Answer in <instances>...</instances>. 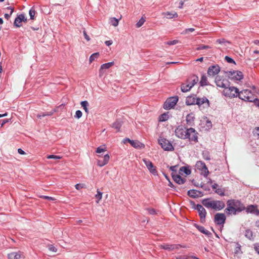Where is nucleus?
<instances>
[{"label": "nucleus", "instance_id": "7", "mask_svg": "<svg viewBox=\"0 0 259 259\" xmlns=\"http://www.w3.org/2000/svg\"><path fill=\"white\" fill-rule=\"evenodd\" d=\"M159 144L161 147L165 151H172L174 147L170 142L164 138H160L158 140Z\"/></svg>", "mask_w": 259, "mask_h": 259}, {"label": "nucleus", "instance_id": "9", "mask_svg": "<svg viewBox=\"0 0 259 259\" xmlns=\"http://www.w3.org/2000/svg\"><path fill=\"white\" fill-rule=\"evenodd\" d=\"M197 168L201 171V174L204 177H207L209 174V171L205 164L202 161H197L196 164Z\"/></svg>", "mask_w": 259, "mask_h": 259}, {"label": "nucleus", "instance_id": "36", "mask_svg": "<svg viewBox=\"0 0 259 259\" xmlns=\"http://www.w3.org/2000/svg\"><path fill=\"white\" fill-rule=\"evenodd\" d=\"M121 126V122L119 121H116L115 122H114L112 124V127L116 129L117 131H119V129Z\"/></svg>", "mask_w": 259, "mask_h": 259}, {"label": "nucleus", "instance_id": "49", "mask_svg": "<svg viewBox=\"0 0 259 259\" xmlns=\"http://www.w3.org/2000/svg\"><path fill=\"white\" fill-rule=\"evenodd\" d=\"M215 192L221 196L224 195V191L222 188H218L215 190Z\"/></svg>", "mask_w": 259, "mask_h": 259}, {"label": "nucleus", "instance_id": "29", "mask_svg": "<svg viewBox=\"0 0 259 259\" xmlns=\"http://www.w3.org/2000/svg\"><path fill=\"white\" fill-rule=\"evenodd\" d=\"M180 173L182 175L184 173L186 175H189L191 174V170L186 166H182L180 169Z\"/></svg>", "mask_w": 259, "mask_h": 259}, {"label": "nucleus", "instance_id": "32", "mask_svg": "<svg viewBox=\"0 0 259 259\" xmlns=\"http://www.w3.org/2000/svg\"><path fill=\"white\" fill-rule=\"evenodd\" d=\"M109 22L112 25L116 27L118 25L119 20L114 17L110 18L109 19Z\"/></svg>", "mask_w": 259, "mask_h": 259}, {"label": "nucleus", "instance_id": "33", "mask_svg": "<svg viewBox=\"0 0 259 259\" xmlns=\"http://www.w3.org/2000/svg\"><path fill=\"white\" fill-rule=\"evenodd\" d=\"M196 228H197V229L200 231L201 232V233H203L204 234H205V235H208L210 233V232L206 230L202 226H198L197 225L196 226Z\"/></svg>", "mask_w": 259, "mask_h": 259}, {"label": "nucleus", "instance_id": "21", "mask_svg": "<svg viewBox=\"0 0 259 259\" xmlns=\"http://www.w3.org/2000/svg\"><path fill=\"white\" fill-rule=\"evenodd\" d=\"M114 64V62H108V63L102 64L101 66L100 69L99 70V73H100L99 75L100 76H101L103 75V74L104 73L103 70L104 69H109V68L112 67Z\"/></svg>", "mask_w": 259, "mask_h": 259}, {"label": "nucleus", "instance_id": "17", "mask_svg": "<svg viewBox=\"0 0 259 259\" xmlns=\"http://www.w3.org/2000/svg\"><path fill=\"white\" fill-rule=\"evenodd\" d=\"M225 206V203L222 201L213 200L212 209L220 210L224 208Z\"/></svg>", "mask_w": 259, "mask_h": 259}, {"label": "nucleus", "instance_id": "28", "mask_svg": "<svg viewBox=\"0 0 259 259\" xmlns=\"http://www.w3.org/2000/svg\"><path fill=\"white\" fill-rule=\"evenodd\" d=\"M196 104L198 105H201L204 103H207V105H209V101L206 97L202 98H197Z\"/></svg>", "mask_w": 259, "mask_h": 259}, {"label": "nucleus", "instance_id": "45", "mask_svg": "<svg viewBox=\"0 0 259 259\" xmlns=\"http://www.w3.org/2000/svg\"><path fill=\"white\" fill-rule=\"evenodd\" d=\"M48 159H60L61 157L58 155H50L47 156Z\"/></svg>", "mask_w": 259, "mask_h": 259}, {"label": "nucleus", "instance_id": "48", "mask_svg": "<svg viewBox=\"0 0 259 259\" xmlns=\"http://www.w3.org/2000/svg\"><path fill=\"white\" fill-rule=\"evenodd\" d=\"M210 48V47L206 45H200L198 48H196V50H201L203 49H207Z\"/></svg>", "mask_w": 259, "mask_h": 259}, {"label": "nucleus", "instance_id": "35", "mask_svg": "<svg viewBox=\"0 0 259 259\" xmlns=\"http://www.w3.org/2000/svg\"><path fill=\"white\" fill-rule=\"evenodd\" d=\"M169 116L168 113H164L159 116V120L160 121H165L167 120Z\"/></svg>", "mask_w": 259, "mask_h": 259}, {"label": "nucleus", "instance_id": "41", "mask_svg": "<svg viewBox=\"0 0 259 259\" xmlns=\"http://www.w3.org/2000/svg\"><path fill=\"white\" fill-rule=\"evenodd\" d=\"M186 121L187 123L189 124H191L193 120V116L191 114H188L186 117Z\"/></svg>", "mask_w": 259, "mask_h": 259}, {"label": "nucleus", "instance_id": "50", "mask_svg": "<svg viewBox=\"0 0 259 259\" xmlns=\"http://www.w3.org/2000/svg\"><path fill=\"white\" fill-rule=\"evenodd\" d=\"M179 42V41L178 40H174L171 41H167L165 44L167 45L171 46V45H175Z\"/></svg>", "mask_w": 259, "mask_h": 259}, {"label": "nucleus", "instance_id": "61", "mask_svg": "<svg viewBox=\"0 0 259 259\" xmlns=\"http://www.w3.org/2000/svg\"><path fill=\"white\" fill-rule=\"evenodd\" d=\"M7 9H9V10H11V12H10V15H12V13H13V12H14V8H12V7H8L7 8Z\"/></svg>", "mask_w": 259, "mask_h": 259}, {"label": "nucleus", "instance_id": "13", "mask_svg": "<svg viewBox=\"0 0 259 259\" xmlns=\"http://www.w3.org/2000/svg\"><path fill=\"white\" fill-rule=\"evenodd\" d=\"M182 247V246L180 244H163L159 245V247L160 248L168 250L169 251L179 249Z\"/></svg>", "mask_w": 259, "mask_h": 259}, {"label": "nucleus", "instance_id": "19", "mask_svg": "<svg viewBox=\"0 0 259 259\" xmlns=\"http://www.w3.org/2000/svg\"><path fill=\"white\" fill-rule=\"evenodd\" d=\"M109 159L110 156L109 154H106L104 155L103 160H97V165L100 167H102L108 163Z\"/></svg>", "mask_w": 259, "mask_h": 259}, {"label": "nucleus", "instance_id": "5", "mask_svg": "<svg viewBox=\"0 0 259 259\" xmlns=\"http://www.w3.org/2000/svg\"><path fill=\"white\" fill-rule=\"evenodd\" d=\"M198 133L193 128L187 129V133L186 135V139H189L191 141H194L196 143L198 141Z\"/></svg>", "mask_w": 259, "mask_h": 259}, {"label": "nucleus", "instance_id": "52", "mask_svg": "<svg viewBox=\"0 0 259 259\" xmlns=\"http://www.w3.org/2000/svg\"><path fill=\"white\" fill-rule=\"evenodd\" d=\"M225 59V60H226L228 63H233L234 64L235 63V62L233 60V59L228 56H226Z\"/></svg>", "mask_w": 259, "mask_h": 259}, {"label": "nucleus", "instance_id": "18", "mask_svg": "<svg viewBox=\"0 0 259 259\" xmlns=\"http://www.w3.org/2000/svg\"><path fill=\"white\" fill-rule=\"evenodd\" d=\"M126 141H127L131 145L135 148L143 149L145 147L144 144L139 141L131 140L129 139H127Z\"/></svg>", "mask_w": 259, "mask_h": 259}, {"label": "nucleus", "instance_id": "47", "mask_svg": "<svg viewBox=\"0 0 259 259\" xmlns=\"http://www.w3.org/2000/svg\"><path fill=\"white\" fill-rule=\"evenodd\" d=\"M82 113L80 110H77L75 112V117L79 119L82 116Z\"/></svg>", "mask_w": 259, "mask_h": 259}, {"label": "nucleus", "instance_id": "2", "mask_svg": "<svg viewBox=\"0 0 259 259\" xmlns=\"http://www.w3.org/2000/svg\"><path fill=\"white\" fill-rule=\"evenodd\" d=\"M238 97L245 101L255 102L257 98L254 94L249 90L246 89L239 92Z\"/></svg>", "mask_w": 259, "mask_h": 259}, {"label": "nucleus", "instance_id": "22", "mask_svg": "<svg viewBox=\"0 0 259 259\" xmlns=\"http://www.w3.org/2000/svg\"><path fill=\"white\" fill-rule=\"evenodd\" d=\"M230 75L238 80H241L243 77V73L240 71H233L230 72Z\"/></svg>", "mask_w": 259, "mask_h": 259}, {"label": "nucleus", "instance_id": "38", "mask_svg": "<svg viewBox=\"0 0 259 259\" xmlns=\"http://www.w3.org/2000/svg\"><path fill=\"white\" fill-rule=\"evenodd\" d=\"M200 83L202 86L207 85V80L206 76L203 75L201 76Z\"/></svg>", "mask_w": 259, "mask_h": 259}, {"label": "nucleus", "instance_id": "31", "mask_svg": "<svg viewBox=\"0 0 259 259\" xmlns=\"http://www.w3.org/2000/svg\"><path fill=\"white\" fill-rule=\"evenodd\" d=\"M80 105H81V107L83 108V109H84V110L85 111V113L87 114H88L89 112V109L88 108V107L89 105L88 102L87 101H82L80 103Z\"/></svg>", "mask_w": 259, "mask_h": 259}, {"label": "nucleus", "instance_id": "16", "mask_svg": "<svg viewBox=\"0 0 259 259\" xmlns=\"http://www.w3.org/2000/svg\"><path fill=\"white\" fill-rule=\"evenodd\" d=\"M215 82L216 85L218 87L222 88L225 89L228 85L229 82L227 79L221 80L220 79V77L217 76L215 79Z\"/></svg>", "mask_w": 259, "mask_h": 259}, {"label": "nucleus", "instance_id": "46", "mask_svg": "<svg viewBox=\"0 0 259 259\" xmlns=\"http://www.w3.org/2000/svg\"><path fill=\"white\" fill-rule=\"evenodd\" d=\"M194 30L195 29L193 28L186 29L181 33V34H186L188 33L189 32H193Z\"/></svg>", "mask_w": 259, "mask_h": 259}, {"label": "nucleus", "instance_id": "20", "mask_svg": "<svg viewBox=\"0 0 259 259\" xmlns=\"http://www.w3.org/2000/svg\"><path fill=\"white\" fill-rule=\"evenodd\" d=\"M23 256V252L21 251L13 252L8 254L9 259H20Z\"/></svg>", "mask_w": 259, "mask_h": 259}, {"label": "nucleus", "instance_id": "55", "mask_svg": "<svg viewBox=\"0 0 259 259\" xmlns=\"http://www.w3.org/2000/svg\"><path fill=\"white\" fill-rule=\"evenodd\" d=\"M41 198H42L45 199H48L49 200H54L55 198L52 197L48 196H41L40 197Z\"/></svg>", "mask_w": 259, "mask_h": 259}, {"label": "nucleus", "instance_id": "10", "mask_svg": "<svg viewBox=\"0 0 259 259\" xmlns=\"http://www.w3.org/2000/svg\"><path fill=\"white\" fill-rule=\"evenodd\" d=\"M175 134L177 137L183 139H186L187 129L183 126H179L175 130Z\"/></svg>", "mask_w": 259, "mask_h": 259}, {"label": "nucleus", "instance_id": "26", "mask_svg": "<svg viewBox=\"0 0 259 259\" xmlns=\"http://www.w3.org/2000/svg\"><path fill=\"white\" fill-rule=\"evenodd\" d=\"M163 15L167 19H172L173 18H177L178 17V15L176 12H166L163 13Z\"/></svg>", "mask_w": 259, "mask_h": 259}, {"label": "nucleus", "instance_id": "58", "mask_svg": "<svg viewBox=\"0 0 259 259\" xmlns=\"http://www.w3.org/2000/svg\"><path fill=\"white\" fill-rule=\"evenodd\" d=\"M254 249H255V251L258 254H259V245H257V244L254 245Z\"/></svg>", "mask_w": 259, "mask_h": 259}, {"label": "nucleus", "instance_id": "23", "mask_svg": "<svg viewBox=\"0 0 259 259\" xmlns=\"http://www.w3.org/2000/svg\"><path fill=\"white\" fill-rule=\"evenodd\" d=\"M172 177L174 181L179 184H183L186 181V179H183L180 175L172 174Z\"/></svg>", "mask_w": 259, "mask_h": 259}, {"label": "nucleus", "instance_id": "42", "mask_svg": "<svg viewBox=\"0 0 259 259\" xmlns=\"http://www.w3.org/2000/svg\"><path fill=\"white\" fill-rule=\"evenodd\" d=\"M29 15H30V19H32V20H33L34 18V16L35 15V10H33L32 8L31 9L29 10Z\"/></svg>", "mask_w": 259, "mask_h": 259}, {"label": "nucleus", "instance_id": "15", "mask_svg": "<svg viewBox=\"0 0 259 259\" xmlns=\"http://www.w3.org/2000/svg\"><path fill=\"white\" fill-rule=\"evenodd\" d=\"M220 71V67L218 65H213L209 67L207 70L208 75L214 76L219 73Z\"/></svg>", "mask_w": 259, "mask_h": 259}, {"label": "nucleus", "instance_id": "4", "mask_svg": "<svg viewBox=\"0 0 259 259\" xmlns=\"http://www.w3.org/2000/svg\"><path fill=\"white\" fill-rule=\"evenodd\" d=\"M198 80V77L194 76L192 78L189 79L186 83L182 84L181 91L183 92L189 91L197 82Z\"/></svg>", "mask_w": 259, "mask_h": 259}, {"label": "nucleus", "instance_id": "1", "mask_svg": "<svg viewBox=\"0 0 259 259\" xmlns=\"http://www.w3.org/2000/svg\"><path fill=\"white\" fill-rule=\"evenodd\" d=\"M245 209L244 205L238 200L229 199L227 201V207L225 211L227 215H236L238 212Z\"/></svg>", "mask_w": 259, "mask_h": 259}, {"label": "nucleus", "instance_id": "44", "mask_svg": "<svg viewBox=\"0 0 259 259\" xmlns=\"http://www.w3.org/2000/svg\"><path fill=\"white\" fill-rule=\"evenodd\" d=\"M145 21V20H144V19H143V18H142L136 24V27L137 28H139L141 26H142V25L144 24V22Z\"/></svg>", "mask_w": 259, "mask_h": 259}, {"label": "nucleus", "instance_id": "14", "mask_svg": "<svg viewBox=\"0 0 259 259\" xmlns=\"http://www.w3.org/2000/svg\"><path fill=\"white\" fill-rule=\"evenodd\" d=\"M27 19L25 18V15L21 14L18 15L15 19L14 24L17 27H20L22 26V22H26Z\"/></svg>", "mask_w": 259, "mask_h": 259}, {"label": "nucleus", "instance_id": "62", "mask_svg": "<svg viewBox=\"0 0 259 259\" xmlns=\"http://www.w3.org/2000/svg\"><path fill=\"white\" fill-rule=\"evenodd\" d=\"M219 185L217 184H214L212 186V188L213 189H215V190L218 189V187Z\"/></svg>", "mask_w": 259, "mask_h": 259}, {"label": "nucleus", "instance_id": "6", "mask_svg": "<svg viewBox=\"0 0 259 259\" xmlns=\"http://www.w3.org/2000/svg\"><path fill=\"white\" fill-rule=\"evenodd\" d=\"M142 160L150 173L154 176H157L158 175V171L156 169V166L154 165L153 163L150 160L146 158H143Z\"/></svg>", "mask_w": 259, "mask_h": 259}, {"label": "nucleus", "instance_id": "11", "mask_svg": "<svg viewBox=\"0 0 259 259\" xmlns=\"http://www.w3.org/2000/svg\"><path fill=\"white\" fill-rule=\"evenodd\" d=\"M196 209L197 210L199 215L200 218V221L201 223H204L205 221V217L206 215V211L205 208L200 204L196 205Z\"/></svg>", "mask_w": 259, "mask_h": 259}, {"label": "nucleus", "instance_id": "51", "mask_svg": "<svg viewBox=\"0 0 259 259\" xmlns=\"http://www.w3.org/2000/svg\"><path fill=\"white\" fill-rule=\"evenodd\" d=\"M49 250L54 252H56L57 251V249L52 245L49 246Z\"/></svg>", "mask_w": 259, "mask_h": 259}, {"label": "nucleus", "instance_id": "3", "mask_svg": "<svg viewBox=\"0 0 259 259\" xmlns=\"http://www.w3.org/2000/svg\"><path fill=\"white\" fill-rule=\"evenodd\" d=\"M224 95L229 98L238 97L239 90L234 87H230L229 84L223 91Z\"/></svg>", "mask_w": 259, "mask_h": 259}, {"label": "nucleus", "instance_id": "25", "mask_svg": "<svg viewBox=\"0 0 259 259\" xmlns=\"http://www.w3.org/2000/svg\"><path fill=\"white\" fill-rule=\"evenodd\" d=\"M247 212L254 213L256 215L259 214V210L256 208V207L254 205H251L247 207L246 208Z\"/></svg>", "mask_w": 259, "mask_h": 259}, {"label": "nucleus", "instance_id": "27", "mask_svg": "<svg viewBox=\"0 0 259 259\" xmlns=\"http://www.w3.org/2000/svg\"><path fill=\"white\" fill-rule=\"evenodd\" d=\"M213 200L210 199H205L202 201V204L208 208H212Z\"/></svg>", "mask_w": 259, "mask_h": 259}, {"label": "nucleus", "instance_id": "54", "mask_svg": "<svg viewBox=\"0 0 259 259\" xmlns=\"http://www.w3.org/2000/svg\"><path fill=\"white\" fill-rule=\"evenodd\" d=\"M148 213L150 214H155L156 213V210L153 208H148Z\"/></svg>", "mask_w": 259, "mask_h": 259}, {"label": "nucleus", "instance_id": "37", "mask_svg": "<svg viewBox=\"0 0 259 259\" xmlns=\"http://www.w3.org/2000/svg\"><path fill=\"white\" fill-rule=\"evenodd\" d=\"M99 56V53H95L92 54L89 59L90 63H92L93 61L95 60V59H97Z\"/></svg>", "mask_w": 259, "mask_h": 259}, {"label": "nucleus", "instance_id": "64", "mask_svg": "<svg viewBox=\"0 0 259 259\" xmlns=\"http://www.w3.org/2000/svg\"><path fill=\"white\" fill-rule=\"evenodd\" d=\"M11 15H10V14H5V18H6L7 20H8V19L10 18V17Z\"/></svg>", "mask_w": 259, "mask_h": 259}, {"label": "nucleus", "instance_id": "63", "mask_svg": "<svg viewBox=\"0 0 259 259\" xmlns=\"http://www.w3.org/2000/svg\"><path fill=\"white\" fill-rule=\"evenodd\" d=\"M176 167L177 166H171L170 167V169L172 171H175Z\"/></svg>", "mask_w": 259, "mask_h": 259}, {"label": "nucleus", "instance_id": "34", "mask_svg": "<svg viewBox=\"0 0 259 259\" xmlns=\"http://www.w3.org/2000/svg\"><path fill=\"white\" fill-rule=\"evenodd\" d=\"M197 191L195 190H190L188 191V195L192 198H196L197 196Z\"/></svg>", "mask_w": 259, "mask_h": 259}, {"label": "nucleus", "instance_id": "43", "mask_svg": "<svg viewBox=\"0 0 259 259\" xmlns=\"http://www.w3.org/2000/svg\"><path fill=\"white\" fill-rule=\"evenodd\" d=\"M53 114V112H47L46 113H42L41 114H38L37 115V117L40 118L41 117H44L46 116H51Z\"/></svg>", "mask_w": 259, "mask_h": 259}, {"label": "nucleus", "instance_id": "57", "mask_svg": "<svg viewBox=\"0 0 259 259\" xmlns=\"http://www.w3.org/2000/svg\"><path fill=\"white\" fill-rule=\"evenodd\" d=\"M188 257L187 255H179L176 257V259H188Z\"/></svg>", "mask_w": 259, "mask_h": 259}, {"label": "nucleus", "instance_id": "53", "mask_svg": "<svg viewBox=\"0 0 259 259\" xmlns=\"http://www.w3.org/2000/svg\"><path fill=\"white\" fill-rule=\"evenodd\" d=\"M75 187L77 190H79L84 187V185L82 184H77L75 185Z\"/></svg>", "mask_w": 259, "mask_h": 259}, {"label": "nucleus", "instance_id": "60", "mask_svg": "<svg viewBox=\"0 0 259 259\" xmlns=\"http://www.w3.org/2000/svg\"><path fill=\"white\" fill-rule=\"evenodd\" d=\"M105 43L107 46H109L112 44V41L111 40H107Z\"/></svg>", "mask_w": 259, "mask_h": 259}, {"label": "nucleus", "instance_id": "59", "mask_svg": "<svg viewBox=\"0 0 259 259\" xmlns=\"http://www.w3.org/2000/svg\"><path fill=\"white\" fill-rule=\"evenodd\" d=\"M18 152L21 154V155H24L25 154V152L23 150H22L21 149L19 148L18 149Z\"/></svg>", "mask_w": 259, "mask_h": 259}, {"label": "nucleus", "instance_id": "8", "mask_svg": "<svg viewBox=\"0 0 259 259\" xmlns=\"http://www.w3.org/2000/svg\"><path fill=\"white\" fill-rule=\"evenodd\" d=\"M178 101L177 97H171L166 100L165 102L163 108L165 109H169L173 108L177 104Z\"/></svg>", "mask_w": 259, "mask_h": 259}, {"label": "nucleus", "instance_id": "24", "mask_svg": "<svg viewBox=\"0 0 259 259\" xmlns=\"http://www.w3.org/2000/svg\"><path fill=\"white\" fill-rule=\"evenodd\" d=\"M197 99L194 96H188L186 98V103L188 105L196 104Z\"/></svg>", "mask_w": 259, "mask_h": 259}, {"label": "nucleus", "instance_id": "56", "mask_svg": "<svg viewBox=\"0 0 259 259\" xmlns=\"http://www.w3.org/2000/svg\"><path fill=\"white\" fill-rule=\"evenodd\" d=\"M83 35L84 36V38L87 39V41H89L90 40V38L89 36L87 34L86 31L85 30L83 31Z\"/></svg>", "mask_w": 259, "mask_h": 259}, {"label": "nucleus", "instance_id": "12", "mask_svg": "<svg viewBox=\"0 0 259 259\" xmlns=\"http://www.w3.org/2000/svg\"><path fill=\"white\" fill-rule=\"evenodd\" d=\"M214 222L217 225H223L225 223L226 217L223 213H217L214 215Z\"/></svg>", "mask_w": 259, "mask_h": 259}, {"label": "nucleus", "instance_id": "39", "mask_svg": "<svg viewBox=\"0 0 259 259\" xmlns=\"http://www.w3.org/2000/svg\"><path fill=\"white\" fill-rule=\"evenodd\" d=\"M97 194L95 195V197L98 199L96 202L97 203H98L102 198V193L99 191L98 189L97 190Z\"/></svg>", "mask_w": 259, "mask_h": 259}, {"label": "nucleus", "instance_id": "30", "mask_svg": "<svg viewBox=\"0 0 259 259\" xmlns=\"http://www.w3.org/2000/svg\"><path fill=\"white\" fill-rule=\"evenodd\" d=\"M245 236L250 240H253L254 238L253 233L250 229H247L245 231Z\"/></svg>", "mask_w": 259, "mask_h": 259}, {"label": "nucleus", "instance_id": "40", "mask_svg": "<svg viewBox=\"0 0 259 259\" xmlns=\"http://www.w3.org/2000/svg\"><path fill=\"white\" fill-rule=\"evenodd\" d=\"M106 150H106V148L105 147V146H102L99 147L97 148L96 152L97 153H101L102 152H104L106 151Z\"/></svg>", "mask_w": 259, "mask_h": 259}]
</instances>
